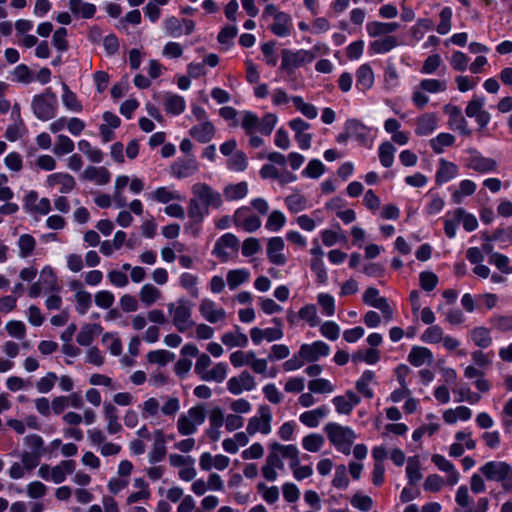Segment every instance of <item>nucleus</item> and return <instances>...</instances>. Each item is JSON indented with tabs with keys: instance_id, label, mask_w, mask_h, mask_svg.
<instances>
[{
	"instance_id": "obj_26",
	"label": "nucleus",
	"mask_w": 512,
	"mask_h": 512,
	"mask_svg": "<svg viewBox=\"0 0 512 512\" xmlns=\"http://www.w3.org/2000/svg\"><path fill=\"white\" fill-rule=\"evenodd\" d=\"M163 105L165 111L172 115H179L185 111L186 103L182 96L172 93L164 95Z\"/></svg>"
},
{
	"instance_id": "obj_57",
	"label": "nucleus",
	"mask_w": 512,
	"mask_h": 512,
	"mask_svg": "<svg viewBox=\"0 0 512 512\" xmlns=\"http://www.w3.org/2000/svg\"><path fill=\"white\" fill-rule=\"evenodd\" d=\"M492 327L500 332L512 331V314L498 315L490 319Z\"/></svg>"
},
{
	"instance_id": "obj_4",
	"label": "nucleus",
	"mask_w": 512,
	"mask_h": 512,
	"mask_svg": "<svg viewBox=\"0 0 512 512\" xmlns=\"http://www.w3.org/2000/svg\"><path fill=\"white\" fill-rule=\"evenodd\" d=\"M58 107V100L51 89H46L43 93L35 95L31 102V108L41 121H48L55 117Z\"/></svg>"
},
{
	"instance_id": "obj_37",
	"label": "nucleus",
	"mask_w": 512,
	"mask_h": 512,
	"mask_svg": "<svg viewBox=\"0 0 512 512\" xmlns=\"http://www.w3.org/2000/svg\"><path fill=\"white\" fill-rule=\"evenodd\" d=\"M374 378V372L371 370H366L363 372L361 377L356 381L357 391L368 399H371L374 396L372 389L369 387V384L374 380Z\"/></svg>"
},
{
	"instance_id": "obj_11",
	"label": "nucleus",
	"mask_w": 512,
	"mask_h": 512,
	"mask_svg": "<svg viewBox=\"0 0 512 512\" xmlns=\"http://www.w3.org/2000/svg\"><path fill=\"white\" fill-rule=\"evenodd\" d=\"M255 386V379L248 371L241 372L238 377H232L227 382L228 390L234 395L241 394L243 390L251 391Z\"/></svg>"
},
{
	"instance_id": "obj_46",
	"label": "nucleus",
	"mask_w": 512,
	"mask_h": 512,
	"mask_svg": "<svg viewBox=\"0 0 512 512\" xmlns=\"http://www.w3.org/2000/svg\"><path fill=\"white\" fill-rule=\"evenodd\" d=\"M476 190V184L471 180H463L460 182L459 189L452 194L454 203L459 204L462 202L464 196L472 195Z\"/></svg>"
},
{
	"instance_id": "obj_54",
	"label": "nucleus",
	"mask_w": 512,
	"mask_h": 512,
	"mask_svg": "<svg viewBox=\"0 0 512 512\" xmlns=\"http://www.w3.org/2000/svg\"><path fill=\"white\" fill-rule=\"evenodd\" d=\"M174 358L175 355L167 350H155L147 354V359L150 363H157L161 366H165Z\"/></svg>"
},
{
	"instance_id": "obj_41",
	"label": "nucleus",
	"mask_w": 512,
	"mask_h": 512,
	"mask_svg": "<svg viewBox=\"0 0 512 512\" xmlns=\"http://www.w3.org/2000/svg\"><path fill=\"white\" fill-rule=\"evenodd\" d=\"M455 142V137L450 133H440L435 138L430 140V146L432 150L440 154L443 152L444 147H448L453 145Z\"/></svg>"
},
{
	"instance_id": "obj_56",
	"label": "nucleus",
	"mask_w": 512,
	"mask_h": 512,
	"mask_svg": "<svg viewBox=\"0 0 512 512\" xmlns=\"http://www.w3.org/2000/svg\"><path fill=\"white\" fill-rule=\"evenodd\" d=\"M227 167L233 171H243L247 167V157L242 151H236L227 161Z\"/></svg>"
},
{
	"instance_id": "obj_22",
	"label": "nucleus",
	"mask_w": 512,
	"mask_h": 512,
	"mask_svg": "<svg viewBox=\"0 0 512 512\" xmlns=\"http://www.w3.org/2000/svg\"><path fill=\"white\" fill-rule=\"evenodd\" d=\"M81 177L88 181H94L98 185H105L110 181V172L105 167L88 166Z\"/></svg>"
},
{
	"instance_id": "obj_23",
	"label": "nucleus",
	"mask_w": 512,
	"mask_h": 512,
	"mask_svg": "<svg viewBox=\"0 0 512 512\" xmlns=\"http://www.w3.org/2000/svg\"><path fill=\"white\" fill-rule=\"evenodd\" d=\"M374 84V73L369 64H362L356 71V86L363 92L369 90Z\"/></svg>"
},
{
	"instance_id": "obj_24",
	"label": "nucleus",
	"mask_w": 512,
	"mask_h": 512,
	"mask_svg": "<svg viewBox=\"0 0 512 512\" xmlns=\"http://www.w3.org/2000/svg\"><path fill=\"white\" fill-rule=\"evenodd\" d=\"M76 463L74 460H63L58 465L52 467L51 481L60 484L65 481L67 474L75 471Z\"/></svg>"
},
{
	"instance_id": "obj_29",
	"label": "nucleus",
	"mask_w": 512,
	"mask_h": 512,
	"mask_svg": "<svg viewBox=\"0 0 512 512\" xmlns=\"http://www.w3.org/2000/svg\"><path fill=\"white\" fill-rule=\"evenodd\" d=\"M102 332V327L99 324H86L78 333L76 340L81 346H89L96 335Z\"/></svg>"
},
{
	"instance_id": "obj_53",
	"label": "nucleus",
	"mask_w": 512,
	"mask_h": 512,
	"mask_svg": "<svg viewBox=\"0 0 512 512\" xmlns=\"http://www.w3.org/2000/svg\"><path fill=\"white\" fill-rule=\"evenodd\" d=\"M324 441L322 435L313 433L303 438L302 445L303 448L309 452H318L322 448Z\"/></svg>"
},
{
	"instance_id": "obj_20",
	"label": "nucleus",
	"mask_w": 512,
	"mask_h": 512,
	"mask_svg": "<svg viewBox=\"0 0 512 512\" xmlns=\"http://www.w3.org/2000/svg\"><path fill=\"white\" fill-rule=\"evenodd\" d=\"M167 453L165 446V437L162 430L154 432L153 449L149 452V462L154 464L162 461Z\"/></svg>"
},
{
	"instance_id": "obj_17",
	"label": "nucleus",
	"mask_w": 512,
	"mask_h": 512,
	"mask_svg": "<svg viewBox=\"0 0 512 512\" xmlns=\"http://www.w3.org/2000/svg\"><path fill=\"white\" fill-rule=\"evenodd\" d=\"M189 134L200 143H208L215 134V128L210 121H204L193 126Z\"/></svg>"
},
{
	"instance_id": "obj_18",
	"label": "nucleus",
	"mask_w": 512,
	"mask_h": 512,
	"mask_svg": "<svg viewBox=\"0 0 512 512\" xmlns=\"http://www.w3.org/2000/svg\"><path fill=\"white\" fill-rule=\"evenodd\" d=\"M457 174V165L442 158L439 160V168L436 172L435 181L437 184H444L455 178Z\"/></svg>"
},
{
	"instance_id": "obj_6",
	"label": "nucleus",
	"mask_w": 512,
	"mask_h": 512,
	"mask_svg": "<svg viewBox=\"0 0 512 512\" xmlns=\"http://www.w3.org/2000/svg\"><path fill=\"white\" fill-rule=\"evenodd\" d=\"M258 412L259 417L254 416L248 421L246 430L249 435H254L257 432L262 434H269L271 432L272 414L270 407L262 405L259 407Z\"/></svg>"
},
{
	"instance_id": "obj_59",
	"label": "nucleus",
	"mask_w": 512,
	"mask_h": 512,
	"mask_svg": "<svg viewBox=\"0 0 512 512\" xmlns=\"http://www.w3.org/2000/svg\"><path fill=\"white\" fill-rule=\"evenodd\" d=\"M185 415L192 423H194V426L197 429V426L203 424L206 418L204 404H199L190 408Z\"/></svg>"
},
{
	"instance_id": "obj_25",
	"label": "nucleus",
	"mask_w": 512,
	"mask_h": 512,
	"mask_svg": "<svg viewBox=\"0 0 512 512\" xmlns=\"http://www.w3.org/2000/svg\"><path fill=\"white\" fill-rule=\"evenodd\" d=\"M292 19L285 12L275 15L274 22L270 26L271 31L278 37H286L290 34Z\"/></svg>"
},
{
	"instance_id": "obj_30",
	"label": "nucleus",
	"mask_w": 512,
	"mask_h": 512,
	"mask_svg": "<svg viewBox=\"0 0 512 512\" xmlns=\"http://www.w3.org/2000/svg\"><path fill=\"white\" fill-rule=\"evenodd\" d=\"M104 416L107 420V431L110 434H116L121 431L122 426L118 421V414L116 407L111 403H104L103 407Z\"/></svg>"
},
{
	"instance_id": "obj_45",
	"label": "nucleus",
	"mask_w": 512,
	"mask_h": 512,
	"mask_svg": "<svg viewBox=\"0 0 512 512\" xmlns=\"http://www.w3.org/2000/svg\"><path fill=\"white\" fill-rule=\"evenodd\" d=\"M380 359V352L377 349L370 348L366 351H357L352 355V361L355 363L365 362L373 365Z\"/></svg>"
},
{
	"instance_id": "obj_55",
	"label": "nucleus",
	"mask_w": 512,
	"mask_h": 512,
	"mask_svg": "<svg viewBox=\"0 0 512 512\" xmlns=\"http://www.w3.org/2000/svg\"><path fill=\"white\" fill-rule=\"evenodd\" d=\"M292 101L295 105V107L307 118L314 119L317 117L318 112L314 105L305 103L302 97L300 96H293Z\"/></svg>"
},
{
	"instance_id": "obj_40",
	"label": "nucleus",
	"mask_w": 512,
	"mask_h": 512,
	"mask_svg": "<svg viewBox=\"0 0 512 512\" xmlns=\"http://www.w3.org/2000/svg\"><path fill=\"white\" fill-rule=\"evenodd\" d=\"M453 217L456 221L462 222L463 227L466 231L472 232L478 227V222L473 214L467 213L463 208H457Z\"/></svg>"
},
{
	"instance_id": "obj_21",
	"label": "nucleus",
	"mask_w": 512,
	"mask_h": 512,
	"mask_svg": "<svg viewBox=\"0 0 512 512\" xmlns=\"http://www.w3.org/2000/svg\"><path fill=\"white\" fill-rule=\"evenodd\" d=\"M399 27L400 25L397 22L384 23L373 21L367 23L366 30L370 37H378L381 35L390 36L389 34L398 30Z\"/></svg>"
},
{
	"instance_id": "obj_50",
	"label": "nucleus",
	"mask_w": 512,
	"mask_h": 512,
	"mask_svg": "<svg viewBox=\"0 0 512 512\" xmlns=\"http://www.w3.org/2000/svg\"><path fill=\"white\" fill-rule=\"evenodd\" d=\"M74 147V142L68 136L61 134L53 147V153L57 156H63L71 153Z\"/></svg>"
},
{
	"instance_id": "obj_34",
	"label": "nucleus",
	"mask_w": 512,
	"mask_h": 512,
	"mask_svg": "<svg viewBox=\"0 0 512 512\" xmlns=\"http://www.w3.org/2000/svg\"><path fill=\"white\" fill-rule=\"evenodd\" d=\"M70 11L74 15H80L82 18H92L96 12V6L82 0H69Z\"/></svg>"
},
{
	"instance_id": "obj_64",
	"label": "nucleus",
	"mask_w": 512,
	"mask_h": 512,
	"mask_svg": "<svg viewBox=\"0 0 512 512\" xmlns=\"http://www.w3.org/2000/svg\"><path fill=\"white\" fill-rule=\"evenodd\" d=\"M299 317L306 320L311 327L319 324V318L317 316V310L315 305L309 304L302 307L299 311Z\"/></svg>"
},
{
	"instance_id": "obj_19",
	"label": "nucleus",
	"mask_w": 512,
	"mask_h": 512,
	"mask_svg": "<svg viewBox=\"0 0 512 512\" xmlns=\"http://www.w3.org/2000/svg\"><path fill=\"white\" fill-rule=\"evenodd\" d=\"M408 361L415 367H420L425 363L431 364L433 362V354L426 347L413 346L408 355Z\"/></svg>"
},
{
	"instance_id": "obj_48",
	"label": "nucleus",
	"mask_w": 512,
	"mask_h": 512,
	"mask_svg": "<svg viewBox=\"0 0 512 512\" xmlns=\"http://www.w3.org/2000/svg\"><path fill=\"white\" fill-rule=\"evenodd\" d=\"M35 246L36 241L33 236L30 234L21 235L18 240L19 256L21 258H27L33 252Z\"/></svg>"
},
{
	"instance_id": "obj_35",
	"label": "nucleus",
	"mask_w": 512,
	"mask_h": 512,
	"mask_svg": "<svg viewBox=\"0 0 512 512\" xmlns=\"http://www.w3.org/2000/svg\"><path fill=\"white\" fill-rule=\"evenodd\" d=\"M444 110L449 114L451 121L456 124L457 129L467 136L471 135V131L467 128V121L462 116V112L459 107L446 105Z\"/></svg>"
},
{
	"instance_id": "obj_32",
	"label": "nucleus",
	"mask_w": 512,
	"mask_h": 512,
	"mask_svg": "<svg viewBox=\"0 0 512 512\" xmlns=\"http://www.w3.org/2000/svg\"><path fill=\"white\" fill-rule=\"evenodd\" d=\"M328 408L326 406H320L314 410L304 412L300 415V421L308 427H317L320 419L326 417Z\"/></svg>"
},
{
	"instance_id": "obj_27",
	"label": "nucleus",
	"mask_w": 512,
	"mask_h": 512,
	"mask_svg": "<svg viewBox=\"0 0 512 512\" xmlns=\"http://www.w3.org/2000/svg\"><path fill=\"white\" fill-rule=\"evenodd\" d=\"M345 130L349 131L350 136L356 138L360 143H365L369 135V129L357 119L347 120Z\"/></svg>"
},
{
	"instance_id": "obj_2",
	"label": "nucleus",
	"mask_w": 512,
	"mask_h": 512,
	"mask_svg": "<svg viewBox=\"0 0 512 512\" xmlns=\"http://www.w3.org/2000/svg\"><path fill=\"white\" fill-rule=\"evenodd\" d=\"M488 481L501 482L505 491H512V467L505 461H489L480 467Z\"/></svg>"
},
{
	"instance_id": "obj_12",
	"label": "nucleus",
	"mask_w": 512,
	"mask_h": 512,
	"mask_svg": "<svg viewBox=\"0 0 512 512\" xmlns=\"http://www.w3.org/2000/svg\"><path fill=\"white\" fill-rule=\"evenodd\" d=\"M198 171V163L195 158H183L175 161L170 167V173L177 179L187 178Z\"/></svg>"
},
{
	"instance_id": "obj_9",
	"label": "nucleus",
	"mask_w": 512,
	"mask_h": 512,
	"mask_svg": "<svg viewBox=\"0 0 512 512\" xmlns=\"http://www.w3.org/2000/svg\"><path fill=\"white\" fill-rule=\"evenodd\" d=\"M233 223L236 227L242 228L248 233L255 232L261 226L260 218L251 214L248 206H242L235 211Z\"/></svg>"
},
{
	"instance_id": "obj_7",
	"label": "nucleus",
	"mask_w": 512,
	"mask_h": 512,
	"mask_svg": "<svg viewBox=\"0 0 512 512\" xmlns=\"http://www.w3.org/2000/svg\"><path fill=\"white\" fill-rule=\"evenodd\" d=\"M281 68L285 71H290L298 68L305 63L313 60L314 56L311 52L306 50H298L293 52L289 49H283L282 52Z\"/></svg>"
},
{
	"instance_id": "obj_33",
	"label": "nucleus",
	"mask_w": 512,
	"mask_h": 512,
	"mask_svg": "<svg viewBox=\"0 0 512 512\" xmlns=\"http://www.w3.org/2000/svg\"><path fill=\"white\" fill-rule=\"evenodd\" d=\"M398 40L395 36H385L370 43L369 48L373 53L384 54L398 46Z\"/></svg>"
},
{
	"instance_id": "obj_31",
	"label": "nucleus",
	"mask_w": 512,
	"mask_h": 512,
	"mask_svg": "<svg viewBox=\"0 0 512 512\" xmlns=\"http://www.w3.org/2000/svg\"><path fill=\"white\" fill-rule=\"evenodd\" d=\"M437 126V119L434 114L427 113L417 119L415 133L419 136L431 134Z\"/></svg>"
},
{
	"instance_id": "obj_60",
	"label": "nucleus",
	"mask_w": 512,
	"mask_h": 512,
	"mask_svg": "<svg viewBox=\"0 0 512 512\" xmlns=\"http://www.w3.org/2000/svg\"><path fill=\"white\" fill-rule=\"evenodd\" d=\"M75 299L77 302L76 310L79 314L84 315L88 311L92 303L91 294L87 291H78L75 294Z\"/></svg>"
},
{
	"instance_id": "obj_5",
	"label": "nucleus",
	"mask_w": 512,
	"mask_h": 512,
	"mask_svg": "<svg viewBox=\"0 0 512 512\" xmlns=\"http://www.w3.org/2000/svg\"><path fill=\"white\" fill-rule=\"evenodd\" d=\"M167 307L172 322L179 332H185L195 325L191 318L192 308L187 300L178 299L175 303H169Z\"/></svg>"
},
{
	"instance_id": "obj_43",
	"label": "nucleus",
	"mask_w": 512,
	"mask_h": 512,
	"mask_svg": "<svg viewBox=\"0 0 512 512\" xmlns=\"http://www.w3.org/2000/svg\"><path fill=\"white\" fill-rule=\"evenodd\" d=\"M227 375V366L225 363H217L211 370H208L202 375L201 380L203 381H215L221 383L224 381Z\"/></svg>"
},
{
	"instance_id": "obj_39",
	"label": "nucleus",
	"mask_w": 512,
	"mask_h": 512,
	"mask_svg": "<svg viewBox=\"0 0 512 512\" xmlns=\"http://www.w3.org/2000/svg\"><path fill=\"white\" fill-rule=\"evenodd\" d=\"M471 339L480 348H487L492 343V337L488 328L480 326L471 331Z\"/></svg>"
},
{
	"instance_id": "obj_62",
	"label": "nucleus",
	"mask_w": 512,
	"mask_h": 512,
	"mask_svg": "<svg viewBox=\"0 0 512 512\" xmlns=\"http://www.w3.org/2000/svg\"><path fill=\"white\" fill-rule=\"evenodd\" d=\"M25 133V126L22 119L19 121H15L14 124L9 125L5 132V137L7 140L14 142L22 137Z\"/></svg>"
},
{
	"instance_id": "obj_28",
	"label": "nucleus",
	"mask_w": 512,
	"mask_h": 512,
	"mask_svg": "<svg viewBox=\"0 0 512 512\" xmlns=\"http://www.w3.org/2000/svg\"><path fill=\"white\" fill-rule=\"evenodd\" d=\"M235 332H228L222 335V343L230 348L233 347H246L248 345L247 336L240 331V327L235 325Z\"/></svg>"
},
{
	"instance_id": "obj_10",
	"label": "nucleus",
	"mask_w": 512,
	"mask_h": 512,
	"mask_svg": "<svg viewBox=\"0 0 512 512\" xmlns=\"http://www.w3.org/2000/svg\"><path fill=\"white\" fill-rule=\"evenodd\" d=\"M330 352L329 346L322 341L312 344H303L299 349L300 358L307 362H316L320 357L327 356Z\"/></svg>"
},
{
	"instance_id": "obj_15",
	"label": "nucleus",
	"mask_w": 512,
	"mask_h": 512,
	"mask_svg": "<svg viewBox=\"0 0 512 512\" xmlns=\"http://www.w3.org/2000/svg\"><path fill=\"white\" fill-rule=\"evenodd\" d=\"M285 243L281 237H272L267 243V256L271 263L275 265H284L286 257L282 253Z\"/></svg>"
},
{
	"instance_id": "obj_58",
	"label": "nucleus",
	"mask_w": 512,
	"mask_h": 512,
	"mask_svg": "<svg viewBox=\"0 0 512 512\" xmlns=\"http://www.w3.org/2000/svg\"><path fill=\"white\" fill-rule=\"evenodd\" d=\"M308 388L311 392L326 394L334 391V386L324 378L309 381Z\"/></svg>"
},
{
	"instance_id": "obj_52",
	"label": "nucleus",
	"mask_w": 512,
	"mask_h": 512,
	"mask_svg": "<svg viewBox=\"0 0 512 512\" xmlns=\"http://www.w3.org/2000/svg\"><path fill=\"white\" fill-rule=\"evenodd\" d=\"M64 94L62 95V101L65 107L71 111L79 112L82 110V105L78 101L74 92H72L67 84L62 85Z\"/></svg>"
},
{
	"instance_id": "obj_14",
	"label": "nucleus",
	"mask_w": 512,
	"mask_h": 512,
	"mask_svg": "<svg viewBox=\"0 0 512 512\" xmlns=\"http://www.w3.org/2000/svg\"><path fill=\"white\" fill-rule=\"evenodd\" d=\"M470 152L472 155L466 164L468 168L479 173H486L496 170L497 163L494 159L483 157L475 150H470Z\"/></svg>"
},
{
	"instance_id": "obj_16",
	"label": "nucleus",
	"mask_w": 512,
	"mask_h": 512,
	"mask_svg": "<svg viewBox=\"0 0 512 512\" xmlns=\"http://www.w3.org/2000/svg\"><path fill=\"white\" fill-rule=\"evenodd\" d=\"M47 184L50 187L60 185V192L63 194L71 192L76 185L75 179L68 173H53L47 177Z\"/></svg>"
},
{
	"instance_id": "obj_63",
	"label": "nucleus",
	"mask_w": 512,
	"mask_h": 512,
	"mask_svg": "<svg viewBox=\"0 0 512 512\" xmlns=\"http://www.w3.org/2000/svg\"><path fill=\"white\" fill-rule=\"evenodd\" d=\"M25 444L31 449L32 453L37 455H44L45 448L43 447L44 441L41 436L37 434H31L24 438Z\"/></svg>"
},
{
	"instance_id": "obj_61",
	"label": "nucleus",
	"mask_w": 512,
	"mask_h": 512,
	"mask_svg": "<svg viewBox=\"0 0 512 512\" xmlns=\"http://www.w3.org/2000/svg\"><path fill=\"white\" fill-rule=\"evenodd\" d=\"M285 222L284 214L281 211L274 210L269 215L265 227L270 231H278L284 226Z\"/></svg>"
},
{
	"instance_id": "obj_1",
	"label": "nucleus",
	"mask_w": 512,
	"mask_h": 512,
	"mask_svg": "<svg viewBox=\"0 0 512 512\" xmlns=\"http://www.w3.org/2000/svg\"><path fill=\"white\" fill-rule=\"evenodd\" d=\"M193 197L189 200L188 216L193 223L199 224L209 214V208L218 209L222 206L221 194L206 183H195L192 186Z\"/></svg>"
},
{
	"instance_id": "obj_38",
	"label": "nucleus",
	"mask_w": 512,
	"mask_h": 512,
	"mask_svg": "<svg viewBox=\"0 0 512 512\" xmlns=\"http://www.w3.org/2000/svg\"><path fill=\"white\" fill-rule=\"evenodd\" d=\"M150 198L159 203L167 204L172 200H182L183 197L177 192L168 189L167 187H159L152 193H150Z\"/></svg>"
},
{
	"instance_id": "obj_36",
	"label": "nucleus",
	"mask_w": 512,
	"mask_h": 512,
	"mask_svg": "<svg viewBox=\"0 0 512 512\" xmlns=\"http://www.w3.org/2000/svg\"><path fill=\"white\" fill-rule=\"evenodd\" d=\"M248 193V184L246 182H239L237 184L227 185L223 194L226 200L234 201L244 198Z\"/></svg>"
},
{
	"instance_id": "obj_42",
	"label": "nucleus",
	"mask_w": 512,
	"mask_h": 512,
	"mask_svg": "<svg viewBox=\"0 0 512 512\" xmlns=\"http://www.w3.org/2000/svg\"><path fill=\"white\" fill-rule=\"evenodd\" d=\"M140 300L150 306L161 297V291L152 284H145L139 293Z\"/></svg>"
},
{
	"instance_id": "obj_51",
	"label": "nucleus",
	"mask_w": 512,
	"mask_h": 512,
	"mask_svg": "<svg viewBox=\"0 0 512 512\" xmlns=\"http://www.w3.org/2000/svg\"><path fill=\"white\" fill-rule=\"evenodd\" d=\"M249 278V272L244 269L231 270L227 273V283L231 290L246 282Z\"/></svg>"
},
{
	"instance_id": "obj_3",
	"label": "nucleus",
	"mask_w": 512,
	"mask_h": 512,
	"mask_svg": "<svg viewBox=\"0 0 512 512\" xmlns=\"http://www.w3.org/2000/svg\"><path fill=\"white\" fill-rule=\"evenodd\" d=\"M324 431L326 432L330 442L339 451L346 455L350 454L351 445L356 438V435L351 428L330 422L325 425Z\"/></svg>"
},
{
	"instance_id": "obj_44",
	"label": "nucleus",
	"mask_w": 512,
	"mask_h": 512,
	"mask_svg": "<svg viewBox=\"0 0 512 512\" xmlns=\"http://www.w3.org/2000/svg\"><path fill=\"white\" fill-rule=\"evenodd\" d=\"M406 474L409 480V484L416 485L422 478L420 472V462L417 457H411L407 461Z\"/></svg>"
},
{
	"instance_id": "obj_13",
	"label": "nucleus",
	"mask_w": 512,
	"mask_h": 512,
	"mask_svg": "<svg viewBox=\"0 0 512 512\" xmlns=\"http://www.w3.org/2000/svg\"><path fill=\"white\" fill-rule=\"evenodd\" d=\"M199 311L202 317L212 324L226 318L225 310L223 308H218L214 301L207 298L201 301Z\"/></svg>"
},
{
	"instance_id": "obj_49",
	"label": "nucleus",
	"mask_w": 512,
	"mask_h": 512,
	"mask_svg": "<svg viewBox=\"0 0 512 512\" xmlns=\"http://www.w3.org/2000/svg\"><path fill=\"white\" fill-rule=\"evenodd\" d=\"M444 331L439 325H431L421 335V340L425 343L436 344L442 341Z\"/></svg>"
},
{
	"instance_id": "obj_8",
	"label": "nucleus",
	"mask_w": 512,
	"mask_h": 512,
	"mask_svg": "<svg viewBox=\"0 0 512 512\" xmlns=\"http://www.w3.org/2000/svg\"><path fill=\"white\" fill-rule=\"evenodd\" d=\"M227 249L235 253L239 249V240L232 233H226L216 241L212 254L219 258L222 263H225L230 259V253Z\"/></svg>"
},
{
	"instance_id": "obj_47",
	"label": "nucleus",
	"mask_w": 512,
	"mask_h": 512,
	"mask_svg": "<svg viewBox=\"0 0 512 512\" xmlns=\"http://www.w3.org/2000/svg\"><path fill=\"white\" fill-rule=\"evenodd\" d=\"M395 151V147L390 142H384L379 146V159L384 167L389 168L392 166Z\"/></svg>"
}]
</instances>
